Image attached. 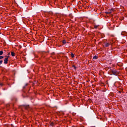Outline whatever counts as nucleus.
Here are the masks:
<instances>
[{"mask_svg": "<svg viewBox=\"0 0 127 127\" xmlns=\"http://www.w3.org/2000/svg\"><path fill=\"white\" fill-rule=\"evenodd\" d=\"M111 73H112L113 75H115V76H117V75L119 74V71H118L117 70L114 69H111Z\"/></svg>", "mask_w": 127, "mask_h": 127, "instance_id": "obj_1", "label": "nucleus"}, {"mask_svg": "<svg viewBox=\"0 0 127 127\" xmlns=\"http://www.w3.org/2000/svg\"><path fill=\"white\" fill-rule=\"evenodd\" d=\"M5 57L4 59V64H7L8 62V57H9V56H6Z\"/></svg>", "mask_w": 127, "mask_h": 127, "instance_id": "obj_2", "label": "nucleus"}, {"mask_svg": "<svg viewBox=\"0 0 127 127\" xmlns=\"http://www.w3.org/2000/svg\"><path fill=\"white\" fill-rule=\"evenodd\" d=\"M23 107L25 109V110H28L29 109V105H23Z\"/></svg>", "mask_w": 127, "mask_h": 127, "instance_id": "obj_3", "label": "nucleus"}, {"mask_svg": "<svg viewBox=\"0 0 127 127\" xmlns=\"http://www.w3.org/2000/svg\"><path fill=\"white\" fill-rule=\"evenodd\" d=\"M105 47H109L110 46V44L109 43L105 44Z\"/></svg>", "mask_w": 127, "mask_h": 127, "instance_id": "obj_4", "label": "nucleus"}, {"mask_svg": "<svg viewBox=\"0 0 127 127\" xmlns=\"http://www.w3.org/2000/svg\"><path fill=\"white\" fill-rule=\"evenodd\" d=\"M11 56H12V57H14V56H15V53H14V52H12L11 53Z\"/></svg>", "mask_w": 127, "mask_h": 127, "instance_id": "obj_5", "label": "nucleus"}, {"mask_svg": "<svg viewBox=\"0 0 127 127\" xmlns=\"http://www.w3.org/2000/svg\"><path fill=\"white\" fill-rule=\"evenodd\" d=\"M114 9H111L109 10V12H107V13H112V11Z\"/></svg>", "mask_w": 127, "mask_h": 127, "instance_id": "obj_6", "label": "nucleus"}, {"mask_svg": "<svg viewBox=\"0 0 127 127\" xmlns=\"http://www.w3.org/2000/svg\"><path fill=\"white\" fill-rule=\"evenodd\" d=\"M3 54V52L2 51H0V56H1Z\"/></svg>", "mask_w": 127, "mask_h": 127, "instance_id": "obj_7", "label": "nucleus"}, {"mask_svg": "<svg viewBox=\"0 0 127 127\" xmlns=\"http://www.w3.org/2000/svg\"><path fill=\"white\" fill-rule=\"evenodd\" d=\"M98 58V56H94L93 57V59H97Z\"/></svg>", "mask_w": 127, "mask_h": 127, "instance_id": "obj_8", "label": "nucleus"}, {"mask_svg": "<svg viewBox=\"0 0 127 127\" xmlns=\"http://www.w3.org/2000/svg\"><path fill=\"white\" fill-rule=\"evenodd\" d=\"M63 43L64 44H66V40H64L63 41Z\"/></svg>", "mask_w": 127, "mask_h": 127, "instance_id": "obj_9", "label": "nucleus"}, {"mask_svg": "<svg viewBox=\"0 0 127 127\" xmlns=\"http://www.w3.org/2000/svg\"><path fill=\"white\" fill-rule=\"evenodd\" d=\"M71 57H72V58H74V57H75V56L74 55V54H73V53H71Z\"/></svg>", "mask_w": 127, "mask_h": 127, "instance_id": "obj_10", "label": "nucleus"}, {"mask_svg": "<svg viewBox=\"0 0 127 127\" xmlns=\"http://www.w3.org/2000/svg\"><path fill=\"white\" fill-rule=\"evenodd\" d=\"M72 67H73V68H74L75 69H76L77 68V67H76V66H75V65H73L72 66Z\"/></svg>", "mask_w": 127, "mask_h": 127, "instance_id": "obj_11", "label": "nucleus"}, {"mask_svg": "<svg viewBox=\"0 0 127 127\" xmlns=\"http://www.w3.org/2000/svg\"><path fill=\"white\" fill-rule=\"evenodd\" d=\"M26 86H27V84H26L23 87V88L25 89V87H26Z\"/></svg>", "mask_w": 127, "mask_h": 127, "instance_id": "obj_12", "label": "nucleus"}, {"mask_svg": "<svg viewBox=\"0 0 127 127\" xmlns=\"http://www.w3.org/2000/svg\"><path fill=\"white\" fill-rule=\"evenodd\" d=\"M2 62H3L2 60L0 61V65L2 64Z\"/></svg>", "mask_w": 127, "mask_h": 127, "instance_id": "obj_13", "label": "nucleus"}, {"mask_svg": "<svg viewBox=\"0 0 127 127\" xmlns=\"http://www.w3.org/2000/svg\"><path fill=\"white\" fill-rule=\"evenodd\" d=\"M4 57L3 56H0V59H2Z\"/></svg>", "mask_w": 127, "mask_h": 127, "instance_id": "obj_14", "label": "nucleus"}, {"mask_svg": "<svg viewBox=\"0 0 127 127\" xmlns=\"http://www.w3.org/2000/svg\"><path fill=\"white\" fill-rule=\"evenodd\" d=\"M3 84H2V83H0V86L1 87H2V86H3Z\"/></svg>", "mask_w": 127, "mask_h": 127, "instance_id": "obj_15", "label": "nucleus"}, {"mask_svg": "<svg viewBox=\"0 0 127 127\" xmlns=\"http://www.w3.org/2000/svg\"><path fill=\"white\" fill-rule=\"evenodd\" d=\"M97 27H98V26H94V28H97Z\"/></svg>", "mask_w": 127, "mask_h": 127, "instance_id": "obj_16", "label": "nucleus"}, {"mask_svg": "<svg viewBox=\"0 0 127 127\" xmlns=\"http://www.w3.org/2000/svg\"><path fill=\"white\" fill-rule=\"evenodd\" d=\"M65 58L66 59H68V57H67V56H65Z\"/></svg>", "mask_w": 127, "mask_h": 127, "instance_id": "obj_17", "label": "nucleus"}, {"mask_svg": "<svg viewBox=\"0 0 127 127\" xmlns=\"http://www.w3.org/2000/svg\"><path fill=\"white\" fill-rule=\"evenodd\" d=\"M52 125H54V123H52Z\"/></svg>", "mask_w": 127, "mask_h": 127, "instance_id": "obj_18", "label": "nucleus"}]
</instances>
